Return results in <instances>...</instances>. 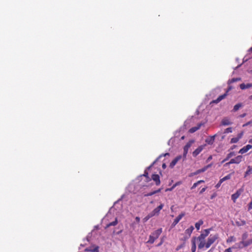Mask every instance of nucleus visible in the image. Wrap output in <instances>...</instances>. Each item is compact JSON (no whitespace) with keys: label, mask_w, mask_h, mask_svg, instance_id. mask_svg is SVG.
Instances as JSON below:
<instances>
[{"label":"nucleus","mask_w":252,"mask_h":252,"mask_svg":"<svg viewBox=\"0 0 252 252\" xmlns=\"http://www.w3.org/2000/svg\"><path fill=\"white\" fill-rule=\"evenodd\" d=\"M249 236L247 232H244L242 235V240L239 243H236L234 246L232 247L233 249H241L243 248L247 247L252 244V238L247 240Z\"/></svg>","instance_id":"obj_1"},{"label":"nucleus","mask_w":252,"mask_h":252,"mask_svg":"<svg viewBox=\"0 0 252 252\" xmlns=\"http://www.w3.org/2000/svg\"><path fill=\"white\" fill-rule=\"evenodd\" d=\"M211 228L204 229L200 235L196 239L199 242L198 245V248L202 249L204 248L205 242V238L209 235Z\"/></svg>","instance_id":"obj_2"},{"label":"nucleus","mask_w":252,"mask_h":252,"mask_svg":"<svg viewBox=\"0 0 252 252\" xmlns=\"http://www.w3.org/2000/svg\"><path fill=\"white\" fill-rule=\"evenodd\" d=\"M162 232V229L161 228H160L152 233V234L149 236V240L147 241L148 243L153 244L155 240L157 239L159 235Z\"/></svg>","instance_id":"obj_3"},{"label":"nucleus","mask_w":252,"mask_h":252,"mask_svg":"<svg viewBox=\"0 0 252 252\" xmlns=\"http://www.w3.org/2000/svg\"><path fill=\"white\" fill-rule=\"evenodd\" d=\"M218 238L219 235L218 234H211L207 238V241L205 243L204 248L206 249L209 248L215 242Z\"/></svg>","instance_id":"obj_4"},{"label":"nucleus","mask_w":252,"mask_h":252,"mask_svg":"<svg viewBox=\"0 0 252 252\" xmlns=\"http://www.w3.org/2000/svg\"><path fill=\"white\" fill-rule=\"evenodd\" d=\"M233 88V87L232 86H228V88L226 90L225 93L224 94H223L220 95L216 100H213V102L218 103L219 102H220L221 100L224 99L227 96L228 92L231 91Z\"/></svg>","instance_id":"obj_5"},{"label":"nucleus","mask_w":252,"mask_h":252,"mask_svg":"<svg viewBox=\"0 0 252 252\" xmlns=\"http://www.w3.org/2000/svg\"><path fill=\"white\" fill-rule=\"evenodd\" d=\"M243 191V189H240L237 190L235 193L232 194L231 199L233 200L234 203L236 202L237 199L239 198Z\"/></svg>","instance_id":"obj_6"},{"label":"nucleus","mask_w":252,"mask_h":252,"mask_svg":"<svg viewBox=\"0 0 252 252\" xmlns=\"http://www.w3.org/2000/svg\"><path fill=\"white\" fill-rule=\"evenodd\" d=\"M164 207V204L161 203L158 206L154 209L151 213L153 215V216H158L160 213V210Z\"/></svg>","instance_id":"obj_7"},{"label":"nucleus","mask_w":252,"mask_h":252,"mask_svg":"<svg viewBox=\"0 0 252 252\" xmlns=\"http://www.w3.org/2000/svg\"><path fill=\"white\" fill-rule=\"evenodd\" d=\"M185 213L184 212H182L179 215H178L174 220L173 223H172L171 227H175V225L179 222V221L182 219V218L185 216Z\"/></svg>","instance_id":"obj_8"},{"label":"nucleus","mask_w":252,"mask_h":252,"mask_svg":"<svg viewBox=\"0 0 252 252\" xmlns=\"http://www.w3.org/2000/svg\"><path fill=\"white\" fill-rule=\"evenodd\" d=\"M152 179L155 182L156 185L158 186L160 184L159 176L158 174H153L152 176Z\"/></svg>","instance_id":"obj_9"},{"label":"nucleus","mask_w":252,"mask_h":252,"mask_svg":"<svg viewBox=\"0 0 252 252\" xmlns=\"http://www.w3.org/2000/svg\"><path fill=\"white\" fill-rule=\"evenodd\" d=\"M203 146H200L198 147L196 149H195L192 153L193 157H196L197 155H198L203 150Z\"/></svg>","instance_id":"obj_10"},{"label":"nucleus","mask_w":252,"mask_h":252,"mask_svg":"<svg viewBox=\"0 0 252 252\" xmlns=\"http://www.w3.org/2000/svg\"><path fill=\"white\" fill-rule=\"evenodd\" d=\"M216 135L211 136L205 139V142L209 145H212L215 141Z\"/></svg>","instance_id":"obj_11"},{"label":"nucleus","mask_w":252,"mask_h":252,"mask_svg":"<svg viewBox=\"0 0 252 252\" xmlns=\"http://www.w3.org/2000/svg\"><path fill=\"white\" fill-rule=\"evenodd\" d=\"M181 156H178L177 157H176L170 163V167L171 168H173L176 164L177 162L181 159Z\"/></svg>","instance_id":"obj_12"},{"label":"nucleus","mask_w":252,"mask_h":252,"mask_svg":"<svg viewBox=\"0 0 252 252\" xmlns=\"http://www.w3.org/2000/svg\"><path fill=\"white\" fill-rule=\"evenodd\" d=\"M191 142H189L184 146V154H183V155H184V157H186L187 154V153L188 152L189 149L190 148V147L191 146Z\"/></svg>","instance_id":"obj_13"},{"label":"nucleus","mask_w":252,"mask_h":252,"mask_svg":"<svg viewBox=\"0 0 252 252\" xmlns=\"http://www.w3.org/2000/svg\"><path fill=\"white\" fill-rule=\"evenodd\" d=\"M196 237H193L191 240V250L192 252H195L196 246Z\"/></svg>","instance_id":"obj_14"},{"label":"nucleus","mask_w":252,"mask_h":252,"mask_svg":"<svg viewBox=\"0 0 252 252\" xmlns=\"http://www.w3.org/2000/svg\"><path fill=\"white\" fill-rule=\"evenodd\" d=\"M236 225L238 226H241L245 225L246 224V222L245 220L238 219L235 221Z\"/></svg>","instance_id":"obj_15"},{"label":"nucleus","mask_w":252,"mask_h":252,"mask_svg":"<svg viewBox=\"0 0 252 252\" xmlns=\"http://www.w3.org/2000/svg\"><path fill=\"white\" fill-rule=\"evenodd\" d=\"M252 87V84L251 83H248L247 84H245L244 83H242L240 84V88L242 90H245L246 89H248L250 88H251Z\"/></svg>","instance_id":"obj_16"},{"label":"nucleus","mask_w":252,"mask_h":252,"mask_svg":"<svg viewBox=\"0 0 252 252\" xmlns=\"http://www.w3.org/2000/svg\"><path fill=\"white\" fill-rule=\"evenodd\" d=\"M201 126H202L201 124H198L197 126L191 127L189 130V132L190 133H194V132H195L196 131H197V130L200 129V128Z\"/></svg>","instance_id":"obj_17"},{"label":"nucleus","mask_w":252,"mask_h":252,"mask_svg":"<svg viewBox=\"0 0 252 252\" xmlns=\"http://www.w3.org/2000/svg\"><path fill=\"white\" fill-rule=\"evenodd\" d=\"M193 230L194 227L191 225L185 230V233L188 234L189 237H190Z\"/></svg>","instance_id":"obj_18"},{"label":"nucleus","mask_w":252,"mask_h":252,"mask_svg":"<svg viewBox=\"0 0 252 252\" xmlns=\"http://www.w3.org/2000/svg\"><path fill=\"white\" fill-rule=\"evenodd\" d=\"M169 156V153H166L165 154H162V155H160L153 162V163L149 166L148 167V169H150V168H151L155 163L158 160L159 158H160L161 157H162V156H164V157H165L166 156Z\"/></svg>","instance_id":"obj_19"},{"label":"nucleus","mask_w":252,"mask_h":252,"mask_svg":"<svg viewBox=\"0 0 252 252\" xmlns=\"http://www.w3.org/2000/svg\"><path fill=\"white\" fill-rule=\"evenodd\" d=\"M235 155V153L234 152H230V153H229L226 158L223 159L222 161V163H223L225 161L228 160L230 158H231L232 157L234 156Z\"/></svg>","instance_id":"obj_20"},{"label":"nucleus","mask_w":252,"mask_h":252,"mask_svg":"<svg viewBox=\"0 0 252 252\" xmlns=\"http://www.w3.org/2000/svg\"><path fill=\"white\" fill-rule=\"evenodd\" d=\"M86 251L91 252H99V247L95 246L94 248H87L85 250Z\"/></svg>","instance_id":"obj_21"},{"label":"nucleus","mask_w":252,"mask_h":252,"mask_svg":"<svg viewBox=\"0 0 252 252\" xmlns=\"http://www.w3.org/2000/svg\"><path fill=\"white\" fill-rule=\"evenodd\" d=\"M203 224V221L202 220H200L198 222H196L195 224V228L197 230H199L200 227V226Z\"/></svg>","instance_id":"obj_22"},{"label":"nucleus","mask_w":252,"mask_h":252,"mask_svg":"<svg viewBox=\"0 0 252 252\" xmlns=\"http://www.w3.org/2000/svg\"><path fill=\"white\" fill-rule=\"evenodd\" d=\"M252 172V167L250 166H248V169L246 172L245 173L244 177H246L247 176L250 175Z\"/></svg>","instance_id":"obj_23"},{"label":"nucleus","mask_w":252,"mask_h":252,"mask_svg":"<svg viewBox=\"0 0 252 252\" xmlns=\"http://www.w3.org/2000/svg\"><path fill=\"white\" fill-rule=\"evenodd\" d=\"M240 80H241V79L240 78H234L231 79V80H228V84L229 86H231L230 84L231 83H234V82H237V81H239Z\"/></svg>","instance_id":"obj_24"},{"label":"nucleus","mask_w":252,"mask_h":252,"mask_svg":"<svg viewBox=\"0 0 252 252\" xmlns=\"http://www.w3.org/2000/svg\"><path fill=\"white\" fill-rule=\"evenodd\" d=\"M243 157L242 156H238L234 158L236 164H239L242 161Z\"/></svg>","instance_id":"obj_25"},{"label":"nucleus","mask_w":252,"mask_h":252,"mask_svg":"<svg viewBox=\"0 0 252 252\" xmlns=\"http://www.w3.org/2000/svg\"><path fill=\"white\" fill-rule=\"evenodd\" d=\"M117 223H118L117 219L115 218V220L114 221H113L111 222H110L109 223H108L106 225V228H108L111 226H115L117 224Z\"/></svg>","instance_id":"obj_26"},{"label":"nucleus","mask_w":252,"mask_h":252,"mask_svg":"<svg viewBox=\"0 0 252 252\" xmlns=\"http://www.w3.org/2000/svg\"><path fill=\"white\" fill-rule=\"evenodd\" d=\"M243 106L242 104L241 103H238L234 105L233 107V111L234 112H236L238 111L241 107H242Z\"/></svg>","instance_id":"obj_27"},{"label":"nucleus","mask_w":252,"mask_h":252,"mask_svg":"<svg viewBox=\"0 0 252 252\" xmlns=\"http://www.w3.org/2000/svg\"><path fill=\"white\" fill-rule=\"evenodd\" d=\"M234 173V172H232V173L228 174L227 175L225 176L223 178H221V180L223 181V182L229 180L231 178L232 175H233Z\"/></svg>","instance_id":"obj_28"},{"label":"nucleus","mask_w":252,"mask_h":252,"mask_svg":"<svg viewBox=\"0 0 252 252\" xmlns=\"http://www.w3.org/2000/svg\"><path fill=\"white\" fill-rule=\"evenodd\" d=\"M154 217L151 213H150L148 215H147L143 220L144 222L148 221L151 218Z\"/></svg>","instance_id":"obj_29"},{"label":"nucleus","mask_w":252,"mask_h":252,"mask_svg":"<svg viewBox=\"0 0 252 252\" xmlns=\"http://www.w3.org/2000/svg\"><path fill=\"white\" fill-rule=\"evenodd\" d=\"M248 151V149H247V148L246 147V146H244L242 148H241L239 151V153L241 154H245L246 153V152H247Z\"/></svg>","instance_id":"obj_30"},{"label":"nucleus","mask_w":252,"mask_h":252,"mask_svg":"<svg viewBox=\"0 0 252 252\" xmlns=\"http://www.w3.org/2000/svg\"><path fill=\"white\" fill-rule=\"evenodd\" d=\"M211 166H212V164H210L207 166H204L203 168L200 169H199L200 172L202 173V172H205L208 168L211 167Z\"/></svg>","instance_id":"obj_31"},{"label":"nucleus","mask_w":252,"mask_h":252,"mask_svg":"<svg viewBox=\"0 0 252 252\" xmlns=\"http://www.w3.org/2000/svg\"><path fill=\"white\" fill-rule=\"evenodd\" d=\"M235 240H236L235 238L233 236H232L229 237L227 239L226 242L227 243H231V242L235 241Z\"/></svg>","instance_id":"obj_32"},{"label":"nucleus","mask_w":252,"mask_h":252,"mask_svg":"<svg viewBox=\"0 0 252 252\" xmlns=\"http://www.w3.org/2000/svg\"><path fill=\"white\" fill-rule=\"evenodd\" d=\"M239 140V138L234 137V138H231L230 142L231 143H236L237 142H238Z\"/></svg>","instance_id":"obj_33"},{"label":"nucleus","mask_w":252,"mask_h":252,"mask_svg":"<svg viewBox=\"0 0 252 252\" xmlns=\"http://www.w3.org/2000/svg\"><path fill=\"white\" fill-rule=\"evenodd\" d=\"M221 123L224 126L229 125L230 124V123L227 120H223L221 122Z\"/></svg>","instance_id":"obj_34"},{"label":"nucleus","mask_w":252,"mask_h":252,"mask_svg":"<svg viewBox=\"0 0 252 252\" xmlns=\"http://www.w3.org/2000/svg\"><path fill=\"white\" fill-rule=\"evenodd\" d=\"M223 182V181L221 180V179H220L218 183L216 185V188L217 189L219 188Z\"/></svg>","instance_id":"obj_35"},{"label":"nucleus","mask_w":252,"mask_h":252,"mask_svg":"<svg viewBox=\"0 0 252 252\" xmlns=\"http://www.w3.org/2000/svg\"><path fill=\"white\" fill-rule=\"evenodd\" d=\"M251 209H252V200L248 204V211H250Z\"/></svg>","instance_id":"obj_36"},{"label":"nucleus","mask_w":252,"mask_h":252,"mask_svg":"<svg viewBox=\"0 0 252 252\" xmlns=\"http://www.w3.org/2000/svg\"><path fill=\"white\" fill-rule=\"evenodd\" d=\"M177 186V184H174L170 189H166V191H168V190H169V191H171L174 188H175V187Z\"/></svg>","instance_id":"obj_37"},{"label":"nucleus","mask_w":252,"mask_h":252,"mask_svg":"<svg viewBox=\"0 0 252 252\" xmlns=\"http://www.w3.org/2000/svg\"><path fill=\"white\" fill-rule=\"evenodd\" d=\"M143 176L145 177H146V178H149L148 172V171L147 170H145L144 173L143 174Z\"/></svg>","instance_id":"obj_38"},{"label":"nucleus","mask_w":252,"mask_h":252,"mask_svg":"<svg viewBox=\"0 0 252 252\" xmlns=\"http://www.w3.org/2000/svg\"><path fill=\"white\" fill-rule=\"evenodd\" d=\"M199 184H198L197 182L194 183L192 187L191 188V189H193L195 188Z\"/></svg>","instance_id":"obj_39"},{"label":"nucleus","mask_w":252,"mask_h":252,"mask_svg":"<svg viewBox=\"0 0 252 252\" xmlns=\"http://www.w3.org/2000/svg\"><path fill=\"white\" fill-rule=\"evenodd\" d=\"M245 146H246V147L247 148V149H248V151L252 148V145H250V144L247 145Z\"/></svg>","instance_id":"obj_40"},{"label":"nucleus","mask_w":252,"mask_h":252,"mask_svg":"<svg viewBox=\"0 0 252 252\" xmlns=\"http://www.w3.org/2000/svg\"><path fill=\"white\" fill-rule=\"evenodd\" d=\"M163 238H162V239H161L160 242H159V243L157 245V247H159V246H160L163 244Z\"/></svg>","instance_id":"obj_41"},{"label":"nucleus","mask_w":252,"mask_h":252,"mask_svg":"<svg viewBox=\"0 0 252 252\" xmlns=\"http://www.w3.org/2000/svg\"><path fill=\"white\" fill-rule=\"evenodd\" d=\"M251 123H252V122H251V121L248 122H247V123H246V124H244V125H243V127L247 126H249V125H250Z\"/></svg>","instance_id":"obj_42"},{"label":"nucleus","mask_w":252,"mask_h":252,"mask_svg":"<svg viewBox=\"0 0 252 252\" xmlns=\"http://www.w3.org/2000/svg\"><path fill=\"white\" fill-rule=\"evenodd\" d=\"M232 248H229L224 250V252H232Z\"/></svg>","instance_id":"obj_43"},{"label":"nucleus","mask_w":252,"mask_h":252,"mask_svg":"<svg viewBox=\"0 0 252 252\" xmlns=\"http://www.w3.org/2000/svg\"><path fill=\"white\" fill-rule=\"evenodd\" d=\"M229 163H230V164L235 163L234 158L231 159L229 161Z\"/></svg>","instance_id":"obj_44"},{"label":"nucleus","mask_w":252,"mask_h":252,"mask_svg":"<svg viewBox=\"0 0 252 252\" xmlns=\"http://www.w3.org/2000/svg\"><path fill=\"white\" fill-rule=\"evenodd\" d=\"M243 135V132H241L240 133H239L238 135V138H239V139H240V138H241V137H242Z\"/></svg>","instance_id":"obj_45"},{"label":"nucleus","mask_w":252,"mask_h":252,"mask_svg":"<svg viewBox=\"0 0 252 252\" xmlns=\"http://www.w3.org/2000/svg\"><path fill=\"white\" fill-rule=\"evenodd\" d=\"M232 131L231 128L228 127L226 129V132H231Z\"/></svg>","instance_id":"obj_46"},{"label":"nucleus","mask_w":252,"mask_h":252,"mask_svg":"<svg viewBox=\"0 0 252 252\" xmlns=\"http://www.w3.org/2000/svg\"><path fill=\"white\" fill-rule=\"evenodd\" d=\"M206 188H203L201 189V190H200V193H202L203 192H204L206 189Z\"/></svg>","instance_id":"obj_47"},{"label":"nucleus","mask_w":252,"mask_h":252,"mask_svg":"<svg viewBox=\"0 0 252 252\" xmlns=\"http://www.w3.org/2000/svg\"><path fill=\"white\" fill-rule=\"evenodd\" d=\"M155 193H156V192L153 191V192H151L149 193L147 195V196H152Z\"/></svg>","instance_id":"obj_48"},{"label":"nucleus","mask_w":252,"mask_h":252,"mask_svg":"<svg viewBox=\"0 0 252 252\" xmlns=\"http://www.w3.org/2000/svg\"><path fill=\"white\" fill-rule=\"evenodd\" d=\"M200 173L199 169L196 170L195 172L193 173V175H197Z\"/></svg>","instance_id":"obj_49"},{"label":"nucleus","mask_w":252,"mask_h":252,"mask_svg":"<svg viewBox=\"0 0 252 252\" xmlns=\"http://www.w3.org/2000/svg\"><path fill=\"white\" fill-rule=\"evenodd\" d=\"M135 220L137 223H139L140 222V219L139 217H136L135 218Z\"/></svg>","instance_id":"obj_50"},{"label":"nucleus","mask_w":252,"mask_h":252,"mask_svg":"<svg viewBox=\"0 0 252 252\" xmlns=\"http://www.w3.org/2000/svg\"><path fill=\"white\" fill-rule=\"evenodd\" d=\"M182 247L183 246L182 245L178 246L176 248V251H179L180 249L182 248Z\"/></svg>","instance_id":"obj_51"},{"label":"nucleus","mask_w":252,"mask_h":252,"mask_svg":"<svg viewBox=\"0 0 252 252\" xmlns=\"http://www.w3.org/2000/svg\"><path fill=\"white\" fill-rule=\"evenodd\" d=\"M246 115H247V114H246V113H244V114H241V115L240 116V117L241 118H244V117H245L246 116Z\"/></svg>","instance_id":"obj_52"},{"label":"nucleus","mask_w":252,"mask_h":252,"mask_svg":"<svg viewBox=\"0 0 252 252\" xmlns=\"http://www.w3.org/2000/svg\"><path fill=\"white\" fill-rule=\"evenodd\" d=\"M162 167L163 169H165L166 167V164L165 163L162 164Z\"/></svg>","instance_id":"obj_53"},{"label":"nucleus","mask_w":252,"mask_h":252,"mask_svg":"<svg viewBox=\"0 0 252 252\" xmlns=\"http://www.w3.org/2000/svg\"><path fill=\"white\" fill-rule=\"evenodd\" d=\"M204 180H199V181H197V183L198 184H200V183H204Z\"/></svg>","instance_id":"obj_54"},{"label":"nucleus","mask_w":252,"mask_h":252,"mask_svg":"<svg viewBox=\"0 0 252 252\" xmlns=\"http://www.w3.org/2000/svg\"><path fill=\"white\" fill-rule=\"evenodd\" d=\"M212 156H209V157L207 159V161L210 160L211 159H212Z\"/></svg>","instance_id":"obj_55"},{"label":"nucleus","mask_w":252,"mask_h":252,"mask_svg":"<svg viewBox=\"0 0 252 252\" xmlns=\"http://www.w3.org/2000/svg\"><path fill=\"white\" fill-rule=\"evenodd\" d=\"M160 191V189H159L158 190H155L154 191V192H156V193H157V192H158Z\"/></svg>","instance_id":"obj_56"},{"label":"nucleus","mask_w":252,"mask_h":252,"mask_svg":"<svg viewBox=\"0 0 252 252\" xmlns=\"http://www.w3.org/2000/svg\"><path fill=\"white\" fill-rule=\"evenodd\" d=\"M249 143H251V144H252V139H250L249 141Z\"/></svg>","instance_id":"obj_57"},{"label":"nucleus","mask_w":252,"mask_h":252,"mask_svg":"<svg viewBox=\"0 0 252 252\" xmlns=\"http://www.w3.org/2000/svg\"><path fill=\"white\" fill-rule=\"evenodd\" d=\"M229 164H230V163H229V162H228L224 164V165H225V166H227V165H229Z\"/></svg>","instance_id":"obj_58"},{"label":"nucleus","mask_w":252,"mask_h":252,"mask_svg":"<svg viewBox=\"0 0 252 252\" xmlns=\"http://www.w3.org/2000/svg\"><path fill=\"white\" fill-rule=\"evenodd\" d=\"M249 51H251V52H252V47H251L250 49H249Z\"/></svg>","instance_id":"obj_59"},{"label":"nucleus","mask_w":252,"mask_h":252,"mask_svg":"<svg viewBox=\"0 0 252 252\" xmlns=\"http://www.w3.org/2000/svg\"><path fill=\"white\" fill-rule=\"evenodd\" d=\"M250 99H252V95L250 96Z\"/></svg>","instance_id":"obj_60"},{"label":"nucleus","mask_w":252,"mask_h":252,"mask_svg":"<svg viewBox=\"0 0 252 252\" xmlns=\"http://www.w3.org/2000/svg\"><path fill=\"white\" fill-rule=\"evenodd\" d=\"M176 184H177V186L179 185V183H176Z\"/></svg>","instance_id":"obj_61"},{"label":"nucleus","mask_w":252,"mask_h":252,"mask_svg":"<svg viewBox=\"0 0 252 252\" xmlns=\"http://www.w3.org/2000/svg\"><path fill=\"white\" fill-rule=\"evenodd\" d=\"M213 197H214V196H212L211 197V198L212 199Z\"/></svg>","instance_id":"obj_62"}]
</instances>
